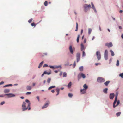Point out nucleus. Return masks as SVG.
Wrapping results in <instances>:
<instances>
[{"mask_svg": "<svg viewBox=\"0 0 123 123\" xmlns=\"http://www.w3.org/2000/svg\"><path fill=\"white\" fill-rule=\"evenodd\" d=\"M84 10L86 12L91 7V6L90 4L87 5L85 4L84 6Z\"/></svg>", "mask_w": 123, "mask_h": 123, "instance_id": "nucleus-1", "label": "nucleus"}, {"mask_svg": "<svg viewBox=\"0 0 123 123\" xmlns=\"http://www.w3.org/2000/svg\"><path fill=\"white\" fill-rule=\"evenodd\" d=\"M118 95V93L117 92L115 95V100L114 101L113 103V107L114 108H115L116 107L115 104L117 101V97Z\"/></svg>", "mask_w": 123, "mask_h": 123, "instance_id": "nucleus-2", "label": "nucleus"}, {"mask_svg": "<svg viewBox=\"0 0 123 123\" xmlns=\"http://www.w3.org/2000/svg\"><path fill=\"white\" fill-rule=\"evenodd\" d=\"M26 103L24 102L22 105V109L23 111L27 110L28 108V107H26Z\"/></svg>", "mask_w": 123, "mask_h": 123, "instance_id": "nucleus-3", "label": "nucleus"}, {"mask_svg": "<svg viewBox=\"0 0 123 123\" xmlns=\"http://www.w3.org/2000/svg\"><path fill=\"white\" fill-rule=\"evenodd\" d=\"M105 80L102 77H98L97 79V81L100 83H101L104 82Z\"/></svg>", "mask_w": 123, "mask_h": 123, "instance_id": "nucleus-4", "label": "nucleus"}, {"mask_svg": "<svg viewBox=\"0 0 123 123\" xmlns=\"http://www.w3.org/2000/svg\"><path fill=\"white\" fill-rule=\"evenodd\" d=\"M96 55L97 59L98 60H100L101 58V54L100 52L99 51H98L96 52Z\"/></svg>", "mask_w": 123, "mask_h": 123, "instance_id": "nucleus-5", "label": "nucleus"}, {"mask_svg": "<svg viewBox=\"0 0 123 123\" xmlns=\"http://www.w3.org/2000/svg\"><path fill=\"white\" fill-rule=\"evenodd\" d=\"M77 62H78L80 59V54L79 53H78L76 54V55Z\"/></svg>", "mask_w": 123, "mask_h": 123, "instance_id": "nucleus-6", "label": "nucleus"}, {"mask_svg": "<svg viewBox=\"0 0 123 123\" xmlns=\"http://www.w3.org/2000/svg\"><path fill=\"white\" fill-rule=\"evenodd\" d=\"M105 45L107 46L109 48L112 46L113 45L111 42H110L109 43H106L105 44Z\"/></svg>", "mask_w": 123, "mask_h": 123, "instance_id": "nucleus-7", "label": "nucleus"}, {"mask_svg": "<svg viewBox=\"0 0 123 123\" xmlns=\"http://www.w3.org/2000/svg\"><path fill=\"white\" fill-rule=\"evenodd\" d=\"M49 101H48L47 103L45 104L44 105L42 106V108L44 109L47 107L49 104Z\"/></svg>", "mask_w": 123, "mask_h": 123, "instance_id": "nucleus-8", "label": "nucleus"}, {"mask_svg": "<svg viewBox=\"0 0 123 123\" xmlns=\"http://www.w3.org/2000/svg\"><path fill=\"white\" fill-rule=\"evenodd\" d=\"M91 4L92 6V8L93 10L95 13H97V11L94 6V5L92 2H91Z\"/></svg>", "mask_w": 123, "mask_h": 123, "instance_id": "nucleus-9", "label": "nucleus"}, {"mask_svg": "<svg viewBox=\"0 0 123 123\" xmlns=\"http://www.w3.org/2000/svg\"><path fill=\"white\" fill-rule=\"evenodd\" d=\"M115 94L114 93H111L109 96L110 98L112 100L114 97Z\"/></svg>", "mask_w": 123, "mask_h": 123, "instance_id": "nucleus-10", "label": "nucleus"}, {"mask_svg": "<svg viewBox=\"0 0 123 123\" xmlns=\"http://www.w3.org/2000/svg\"><path fill=\"white\" fill-rule=\"evenodd\" d=\"M25 102L27 103H28V107H29L28 110H29L31 109V108L30 107L31 103H30L28 99H26L25 100Z\"/></svg>", "mask_w": 123, "mask_h": 123, "instance_id": "nucleus-11", "label": "nucleus"}, {"mask_svg": "<svg viewBox=\"0 0 123 123\" xmlns=\"http://www.w3.org/2000/svg\"><path fill=\"white\" fill-rule=\"evenodd\" d=\"M5 95H7L8 96V97H14L15 96V95L12 94V93H9L7 94H6Z\"/></svg>", "mask_w": 123, "mask_h": 123, "instance_id": "nucleus-12", "label": "nucleus"}, {"mask_svg": "<svg viewBox=\"0 0 123 123\" xmlns=\"http://www.w3.org/2000/svg\"><path fill=\"white\" fill-rule=\"evenodd\" d=\"M80 92L82 94H84L86 93V90L83 89L80 90Z\"/></svg>", "mask_w": 123, "mask_h": 123, "instance_id": "nucleus-13", "label": "nucleus"}, {"mask_svg": "<svg viewBox=\"0 0 123 123\" xmlns=\"http://www.w3.org/2000/svg\"><path fill=\"white\" fill-rule=\"evenodd\" d=\"M69 50L70 52L72 54L73 53V49L71 46H70L69 47Z\"/></svg>", "mask_w": 123, "mask_h": 123, "instance_id": "nucleus-14", "label": "nucleus"}, {"mask_svg": "<svg viewBox=\"0 0 123 123\" xmlns=\"http://www.w3.org/2000/svg\"><path fill=\"white\" fill-rule=\"evenodd\" d=\"M84 49V45L82 43L81 44V50L82 51Z\"/></svg>", "mask_w": 123, "mask_h": 123, "instance_id": "nucleus-15", "label": "nucleus"}, {"mask_svg": "<svg viewBox=\"0 0 123 123\" xmlns=\"http://www.w3.org/2000/svg\"><path fill=\"white\" fill-rule=\"evenodd\" d=\"M10 90L9 89H5L4 91V92L5 93H8L9 92Z\"/></svg>", "mask_w": 123, "mask_h": 123, "instance_id": "nucleus-16", "label": "nucleus"}, {"mask_svg": "<svg viewBox=\"0 0 123 123\" xmlns=\"http://www.w3.org/2000/svg\"><path fill=\"white\" fill-rule=\"evenodd\" d=\"M110 81H107L105 82L104 83L105 85L106 86L108 85V84L110 83Z\"/></svg>", "mask_w": 123, "mask_h": 123, "instance_id": "nucleus-17", "label": "nucleus"}, {"mask_svg": "<svg viewBox=\"0 0 123 123\" xmlns=\"http://www.w3.org/2000/svg\"><path fill=\"white\" fill-rule=\"evenodd\" d=\"M108 89L106 88L104 89L103 90V92L104 93L106 94L107 93Z\"/></svg>", "mask_w": 123, "mask_h": 123, "instance_id": "nucleus-18", "label": "nucleus"}, {"mask_svg": "<svg viewBox=\"0 0 123 123\" xmlns=\"http://www.w3.org/2000/svg\"><path fill=\"white\" fill-rule=\"evenodd\" d=\"M26 89H27L28 90H31V87L30 86H27Z\"/></svg>", "mask_w": 123, "mask_h": 123, "instance_id": "nucleus-19", "label": "nucleus"}, {"mask_svg": "<svg viewBox=\"0 0 123 123\" xmlns=\"http://www.w3.org/2000/svg\"><path fill=\"white\" fill-rule=\"evenodd\" d=\"M110 52L111 53V55L112 56H113L114 55V54L112 50H110Z\"/></svg>", "mask_w": 123, "mask_h": 123, "instance_id": "nucleus-20", "label": "nucleus"}, {"mask_svg": "<svg viewBox=\"0 0 123 123\" xmlns=\"http://www.w3.org/2000/svg\"><path fill=\"white\" fill-rule=\"evenodd\" d=\"M55 86H51L50 87H49L48 88V90H50L53 88H54L55 87Z\"/></svg>", "mask_w": 123, "mask_h": 123, "instance_id": "nucleus-21", "label": "nucleus"}, {"mask_svg": "<svg viewBox=\"0 0 123 123\" xmlns=\"http://www.w3.org/2000/svg\"><path fill=\"white\" fill-rule=\"evenodd\" d=\"M83 87L85 88V89L86 90L88 88V86L86 85V84H85L83 86Z\"/></svg>", "mask_w": 123, "mask_h": 123, "instance_id": "nucleus-22", "label": "nucleus"}, {"mask_svg": "<svg viewBox=\"0 0 123 123\" xmlns=\"http://www.w3.org/2000/svg\"><path fill=\"white\" fill-rule=\"evenodd\" d=\"M43 61H42L40 63V64L38 66V68H40V67L41 66H42V65L43 64Z\"/></svg>", "mask_w": 123, "mask_h": 123, "instance_id": "nucleus-23", "label": "nucleus"}, {"mask_svg": "<svg viewBox=\"0 0 123 123\" xmlns=\"http://www.w3.org/2000/svg\"><path fill=\"white\" fill-rule=\"evenodd\" d=\"M60 89L58 88H57L56 89V91L57 93L56 95H58L59 94Z\"/></svg>", "mask_w": 123, "mask_h": 123, "instance_id": "nucleus-24", "label": "nucleus"}, {"mask_svg": "<svg viewBox=\"0 0 123 123\" xmlns=\"http://www.w3.org/2000/svg\"><path fill=\"white\" fill-rule=\"evenodd\" d=\"M80 76L83 78H85L86 76L85 75V74H83L82 73H81V74H80Z\"/></svg>", "mask_w": 123, "mask_h": 123, "instance_id": "nucleus-25", "label": "nucleus"}, {"mask_svg": "<svg viewBox=\"0 0 123 123\" xmlns=\"http://www.w3.org/2000/svg\"><path fill=\"white\" fill-rule=\"evenodd\" d=\"M83 66H81L79 67V70L80 71H82L83 70Z\"/></svg>", "mask_w": 123, "mask_h": 123, "instance_id": "nucleus-26", "label": "nucleus"}, {"mask_svg": "<svg viewBox=\"0 0 123 123\" xmlns=\"http://www.w3.org/2000/svg\"><path fill=\"white\" fill-rule=\"evenodd\" d=\"M12 84H10L9 85H6L4 86V87H6L9 86H12Z\"/></svg>", "mask_w": 123, "mask_h": 123, "instance_id": "nucleus-27", "label": "nucleus"}, {"mask_svg": "<svg viewBox=\"0 0 123 123\" xmlns=\"http://www.w3.org/2000/svg\"><path fill=\"white\" fill-rule=\"evenodd\" d=\"M51 80V79L50 78H49L47 79V81L48 83H49L50 82Z\"/></svg>", "mask_w": 123, "mask_h": 123, "instance_id": "nucleus-28", "label": "nucleus"}, {"mask_svg": "<svg viewBox=\"0 0 123 123\" xmlns=\"http://www.w3.org/2000/svg\"><path fill=\"white\" fill-rule=\"evenodd\" d=\"M80 37V35H78L77 37V41L78 43L79 42V39Z\"/></svg>", "mask_w": 123, "mask_h": 123, "instance_id": "nucleus-29", "label": "nucleus"}, {"mask_svg": "<svg viewBox=\"0 0 123 123\" xmlns=\"http://www.w3.org/2000/svg\"><path fill=\"white\" fill-rule=\"evenodd\" d=\"M44 74H45L49 75L51 74V73L50 72H48L46 71H45L44 72Z\"/></svg>", "mask_w": 123, "mask_h": 123, "instance_id": "nucleus-30", "label": "nucleus"}, {"mask_svg": "<svg viewBox=\"0 0 123 123\" xmlns=\"http://www.w3.org/2000/svg\"><path fill=\"white\" fill-rule=\"evenodd\" d=\"M71 82H70L68 84V88H70L71 87Z\"/></svg>", "mask_w": 123, "mask_h": 123, "instance_id": "nucleus-31", "label": "nucleus"}, {"mask_svg": "<svg viewBox=\"0 0 123 123\" xmlns=\"http://www.w3.org/2000/svg\"><path fill=\"white\" fill-rule=\"evenodd\" d=\"M121 113V112H119L117 113L116 114V115L117 117H118L119 116Z\"/></svg>", "mask_w": 123, "mask_h": 123, "instance_id": "nucleus-32", "label": "nucleus"}, {"mask_svg": "<svg viewBox=\"0 0 123 123\" xmlns=\"http://www.w3.org/2000/svg\"><path fill=\"white\" fill-rule=\"evenodd\" d=\"M104 55H108V52L107 50H105L104 54Z\"/></svg>", "mask_w": 123, "mask_h": 123, "instance_id": "nucleus-33", "label": "nucleus"}, {"mask_svg": "<svg viewBox=\"0 0 123 123\" xmlns=\"http://www.w3.org/2000/svg\"><path fill=\"white\" fill-rule=\"evenodd\" d=\"M92 31V29L91 28L88 29V34H91Z\"/></svg>", "mask_w": 123, "mask_h": 123, "instance_id": "nucleus-34", "label": "nucleus"}, {"mask_svg": "<svg viewBox=\"0 0 123 123\" xmlns=\"http://www.w3.org/2000/svg\"><path fill=\"white\" fill-rule=\"evenodd\" d=\"M78 25L77 23H76V29L75 30L76 31H77L78 30Z\"/></svg>", "mask_w": 123, "mask_h": 123, "instance_id": "nucleus-35", "label": "nucleus"}, {"mask_svg": "<svg viewBox=\"0 0 123 123\" xmlns=\"http://www.w3.org/2000/svg\"><path fill=\"white\" fill-rule=\"evenodd\" d=\"M105 59L107 60L108 59V55H104Z\"/></svg>", "mask_w": 123, "mask_h": 123, "instance_id": "nucleus-36", "label": "nucleus"}, {"mask_svg": "<svg viewBox=\"0 0 123 123\" xmlns=\"http://www.w3.org/2000/svg\"><path fill=\"white\" fill-rule=\"evenodd\" d=\"M31 25L32 26H35L36 25L34 22L32 23L31 24Z\"/></svg>", "mask_w": 123, "mask_h": 123, "instance_id": "nucleus-37", "label": "nucleus"}, {"mask_svg": "<svg viewBox=\"0 0 123 123\" xmlns=\"http://www.w3.org/2000/svg\"><path fill=\"white\" fill-rule=\"evenodd\" d=\"M67 76V73L66 72H64L63 74V77H66Z\"/></svg>", "mask_w": 123, "mask_h": 123, "instance_id": "nucleus-38", "label": "nucleus"}, {"mask_svg": "<svg viewBox=\"0 0 123 123\" xmlns=\"http://www.w3.org/2000/svg\"><path fill=\"white\" fill-rule=\"evenodd\" d=\"M116 65L117 66H118L119 65V61L118 60H117V61Z\"/></svg>", "mask_w": 123, "mask_h": 123, "instance_id": "nucleus-39", "label": "nucleus"}, {"mask_svg": "<svg viewBox=\"0 0 123 123\" xmlns=\"http://www.w3.org/2000/svg\"><path fill=\"white\" fill-rule=\"evenodd\" d=\"M68 96L70 97H72L73 96V94L71 93H69L68 94Z\"/></svg>", "mask_w": 123, "mask_h": 123, "instance_id": "nucleus-40", "label": "nucleus"}, {"mask_svg": "<svg viewBox=\"0 0 123 123\" xmlns=\"http://www.w3.org/2000/svg\"><path fill=\"white\" fill-rule=\"evenodd\" d=\"M47 4H48L47 1H45L44 3V5L45 6H46L47 5Z\"/></svg>", "mask_w": 123, "mask_h": 123, "instance_id": "nucleus-41", "label": "nucleus"}, {"mask_svg": "<svg viewBox=\"0 0 123 123\" xmlns=\"http://www.w3.org/2000/svg\"><path fill=\"white\" fill-rule=\"evenodd\" d=\"M85 55H86V54H85V52L84 51H83V53H82V56L84 57V56H85Z\"/></svg>", "mask_w": 123, "mask_h": 123, "instance_id": "nucleus-42", "label": "nucleus"}, {"mask_svg": "<svg viewBox=\"0 0 123 123\" xmlns=\"http://www.w3.org/2000/svg\"><path fill=\"white\" fill-rule=\"evenodd\" d=\"M62 68V66H61V65H60V66H55V68Z\"/></svg>", "mask_w": 123, "mask_h": 123, "instance_id": "nucleus-43", "label": "nucleus"}, {"mask_svg": "<svg viewBox=\"0 0 123 123\" xmlns=\"http://www.w3.org/2000/svg\"><path fill=\"white\" fill-rule=\"evenodd\" d=\"M119 103H120V101L119 100H117V105H116V106H117V105H118L119 104Z\"/></svg>", "mask_w": 123, "mask_h": 123, "instance_id": "nucleus-44", "label": "nucleus"}, {"mask_svg": "<svg viewBox=\"0 0 123 123\" xmlns=\"http://www.w3.org/2000/svg\"><path fill=\"white\" fill-rule=\"evenodd\" d=\"M49 67L51 68L52 69H54L55 68V67H54V66H49Z\"/></svg>", "mask_w": 123, "mask_h": 123, "instance_id": "nucleus-45", "label": "nucleus"}, {"mask_svg": "<svg viewBox=\"0 0 123 123\" xmlns=\"http://www.w3.org/2000/svg\"><path fill=\"white\" fill-rule=\"evenodd\" d=\"M80 76H80V74H79L78 76V80H79L80 78Z\"/></svg>", "mask_w": 123, "mask_h": 123, "instance_id": "nucleus-46", "label": "nucleus"}, {"mask_svg": "<svg viewBox=\"0 0 123 123\" xmlns=\"http://www.w3.org/2000/svg\"><path fill=\"white\" fill-rule=\"evenodd\" d=\"M73 67L74 68L75 67V66H76V62H75V61L74 62V63L73 64Z\"/></svg>", "mask_w": 123, "mask_h": 123, "instance_id": "nucleus-47", "label": "nucleus"}, {"mask_svg": "<svg viewBox=\"0 0 123 123\" xmlns=\"http://www.w3.org/2000/svg\"><path fill=\"white\" fill-rule=\"evenodd\" d=\"M119 76L121 77V78H123V73H122L119 74Z\"/></svg>", "mask_w": 123, "mask_h": 123, "instance_id": "nucleus-48", "label": "nucleus"}, {"mask_svg": "<svg viewBox=\"0 0 123 123\" xmlns=\"http://www.w3.org/2000/svg\"><path fill=\"white\" fill-rule=\"evenodd\" d=\"M32 20L33 19L32 18L31 19H30L28 20V22H29V23H31V22Z\"/></svg>", "mask_w": 123, "mask_h": 123, "instance_id": "nucleus-49", "label": "nucleus"}, {"mask_svg": "<svg viewBox=\"0 0 123 123\" xmlns=\"http://www.w3.org/2000/svg\"><path fill=\"white\" fill-rule=\"evenodd\" d=\"M31 94V93L30 92H27L26 93V95L30 94Z\"/></svg>", "mask_w": 123, "mask_h": 123, "instance_id": "nucleus-50", "label": "nucleus"}, {"mask_svg": "<svg viewBox=\"0 0 123 123\" xmlns=\"http://www.w3.org/2000/svg\"><path fill=\"white\" fill-rule=\"evenodd\" d=\"M48 66V65L46 64H44V65H43V67H47Z\"/></svg>", "mask_w": 123, "mask_h": 123, "instance_id": "nucleus-51", "label": "nucleus"}, {"mask_svg": "<svg viewBox=\"0 0 123 123\" xmlns=\"http://www.w3.org/2000/svg\"><path fill=\"white\" fill-rule=\"evenodd\" d=\"M5 103V102L4 101H3L1 103V105H3V104H4Z\"/></svg>", "mask_w": 123, "mask_h": 123, "instance_id": "nucleus-52", "label": "nucleus"}, {"mask_svg": "<svg viewBox=\"0 0 123 123\" xmlns=\"http://www.w3.org/2000/svg\"><path fill=\"white\" fill-rule=\"evenodd\" d=\"M38 99L39 101V98L38 96H37L36 97Z\"/></svg>", "mask_w": 123, "mask_h": 123, "instance_id": "nucleus-53", "label": "nucleus"}, {"mask_svg": "<svg viewBox=\"0 0 123 123\" xmlns=\"http://www.w3.org/2000/svg\"><path fill=\"white\" fill-rule=\"evenodd\" d=\"M4 82L2 81L0 83V85L4 83Z\"/></svg>", "mask_w": 123, "mask_h": 123, "instance_id": "nucleus-54", "label": "nucleus"}, {"mask_svg": "<svg viewBox=\"0 0 123 123\" xmlns=\"http://www.w3.org/2000/svg\"><path fill=\"white\" fill-rule=\"evenodd\" d=\"M62 74V72H61L59 74V75L60 76H61Z\"/></svg>", "mask_w": 123, "mask_h": 123, "instance_id": "nucleus-55", "label": "nucleus"}, {"mask_svg": "<svg viewBox=\"0 0 123 123\" xmlns=\"http://www.w3.org/2000/svg\"><path fill=\"white\" fill-rule=\"evenodd\" d=\"M51 92L52 93H54L55 92V91L54 90H51Z\"/></svg>", "mask_w": 123, "mask_h": 123, "instance_id": "nucleus-56", "label": "nucleus"}, {"mask_svg": "<svg viewBox=\"0 0 123 123\" xmlns=\"http://www.w3.org/2000/svg\"><path fill=\"white\" fill-rule=\"evenodd\" d=\"M123 11L122 10H120L119 11V12L120 13H122V12Z\"/></svg>", "mask_w": 123, "mask_h": 123, "instance_id": "nucleus-57", "label": "nucleus"}, {"mask_svg": "<svg viewBox=\"0 0 123 123\" xmlns=\"http://www.w3.org/2000/svg\"><path fill=\"white\" fill-rule=\"evenodd\" d=\"M86 40L85 39H84V43H85L86 42Z\"/></svg>", "mask_w": 123, "mask_h": 123, "instance_id": "nucleus-58", "label": "nucleus"}, {"mask_svg": "<svg viewBox=\"0 0 123 123\" xmlns=\"http://www.w3.org/2000/svg\"><path fill=\"white\" fill-rule=\"evenodd\" d=\"M100 63H95V65L96 66H97L98 65H100Z\"/></svg>", "mask_w": 123, "mask_h": 123, "instance_id": "nucleus-59", "label": "nucleus"}, {"mask_svg": "<svg viewBox=\"0 0 123 123\" xmlns=\"http://www.w3.org/2000/svg\"><path fill=\"white\" fill-rule=\"evenodd\" d=\"M83 30L82 29L81 31V34H82L83 33Z\"/></svg>", "mask_w": 123, "mask_h": 123, "instance_id": "nucleus-60", "label": "nucleus"}, {"mask_svg": "<svg viewBox=\"0 0 123 123\" xmlns=\"http://www.w3.org/2000/svg\"><path fill=\"white\" fill-rule=\"evenodd\" d=\"M95 38V37H93L92 38V40H93Z\"/></svg>", "mask_w": 123, "mask_h": 123, "instance_id": "nucleus-61", "label": "nucleus"}, {"mask_svg": "<svg viewBox=\"0 0 123 123\" xmlns=\"http://www.w3.org/2000/svg\"><path fill=\"white\" fill-rule=\"evenodd\" d=\"M119 29H122V27L121 26H119Z\"/></svg>", "mask_w": 123, "mask_h": 123, "instance_id": "nucleus-62", "label": "nucleus"}, {"mask_svg": "<svg viewBox=\"0 0 123 123\" xmlns=\"http://www.w3.org/2000/svg\"><path fill=\"white\" fill-rule=\"evenodd\" d=\"M20 98L21 99H23L24 98V97H20Z\"/></svg>", "mask_w": 123, "mask_h": 123, "instance_id": "nucleus-63", "label": "nucleus"}, {"mask_svg": "<svg viewBox=\"0 0 123 123\" xmlns=\"http://www.w3.org/2000/svg\"><path fill=\"white\" fill-rule=\"evenodd\" d=\"M121 37L123 39V34H122L121 35Z\"/></svg>", "mask_w": 123, "mask_h": 123, "instance_id": "nucleus-64", "label": "nucleus"}]
</instances>
